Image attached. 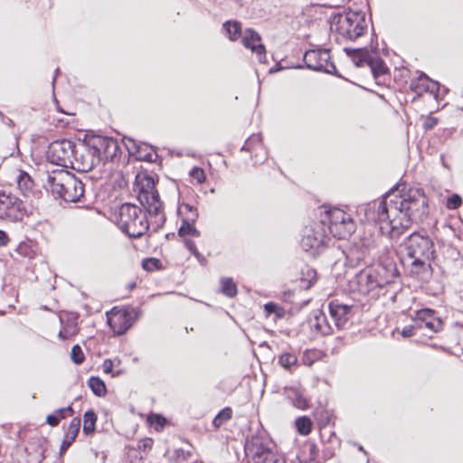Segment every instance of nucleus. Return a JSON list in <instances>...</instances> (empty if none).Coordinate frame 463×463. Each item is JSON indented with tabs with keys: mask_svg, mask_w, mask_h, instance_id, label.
<instances>
[{
	"mask_svg": "<svg viewBox=\"0 0 463 463\" xmlns=\"http://www.w3.org/2000/svg\"><path fill=\"white\" fill-rule=\"evenodd\" d=\"M318 220L326 228L329 236L344 240L355 231V223L351 215L339 208H319Z\"/></svg>",
	"mask_w": 463,
	"mask_h": 463,
	"instance_id": "0eeeda50",
	"label": "nucleus"
},
{
	"mask_svg": "<svg viewBox=\"0 0 463 463\" xmlns=\"http://www.w3.org/2000/svg\"><path fill=\"white\" fill-rule=\"evenodd\" d=\"M397 192L398 189L388 192L382 201L364 207L366 220L378 222L382 233L391 239L399 238L427 208L426 199L420 190L410 189L409 194L403 195Z\"/></svg>",
	"mask_w": 463,
	"mask_h": 463,
	"instance_id": "f257e3e1",
	"label": "nucleus"
},
{
	"mask_svg": "<svg viewBox=\"0 0 463 463\" xmlns=\"http://www.w3.org/2000/svg\"><path fill=\"white\" fill-rule=\"evenodd\" d=\"M195 222H187L183 220V223L178 230V234L180 237L185 238V236L190 235L193 237H199L201 235L200 232L194 227Z\"/></svg>",
	"mask_w": 463,
	"mask_h": 463,
	"instance_id": "f704fd0d",
	"label": "nucleus"
},
{
	"mask_svg": "<svg viewBox=\"0 0 463 463\" xmlns=\"http://www.w3.org/2000/svg\"><path fill=\"white\" fill-rule=\"evenodd\" d=\"M139 316V309L131 306H125L118 309V335L126 333L138 319Z\"/></svg>",
	"mask_w": 463,
	"mask_h": 463,
	"instance_id": "aec40b11",
	"label": "nucleus"
},
{
	"mask_svg": "<svg viewBox=\"0 0 463 463\" xmlns=\"http://www.w3.org/2000/svg\"><path fill=\"white\" fill-rule=\"evenodd\" d=\"M420 329L415 323V326H407L402 331V335L403 337H410L415 335V330Z\"/></svg>",
	"mask_w": 463,
	"mask_h": 463,
	"instance_id": "5fc2aeb1",
	"label": "nucleus"
},
{
	"mask_svg": "<svg viewBox=\"0 0 463 463\" xmlns=\"http://www.w3.org/2000/svg\"><path fill=\"white\" fill-rule=\"evenodd\" d=\"M74 143L67 140H56L52 142L46 153L49 162L52 164L69 167L73 158Z\"/></svg>",
	"mask_w": 463,
	"mask_h": 463,
	"instance_id": "f8f14e48",
	"label": "nucleus"
},
{
	"mask_svg": "<svg viewBox=\"0 0 463 463\" xmlns=\"http://www.w3.org/2000/svg\"><path fill=\"white\" fill-rule=\"evenodd\" d=\"M329 314L335 326L341 329L345 327L352 316L353 306L341 303L335 299L329 303Z\"/></svg>",
	"mask_w": 463,
	"mask_h": 463,
	"instance_id": "f3484780",
	"label": "nucleus"
},
{
	"mask_svg": "<svg viewBox=\"0 0 463 463\" xmlns=\"http://www.w3.org/2000/svg\"><path fill=\"white\" fill-rule=\"evenodd\" d=\"M285 394L287 399L291 402V404L300 410H305L307 408V401L305 398L303 392L296 387H288L285 388Z\"/></svg>",
	"mask_w": 463,
	"mask_h": 463,
	"instance_id": "a878e982",
	"label": "nucleus"
},
{
	"mask_svg": "<svg viewBox=\"0 0 463 463\" xmlns=\"http://www.w3.org/2000/svg\"><path fill=\"white\" fill-rule=\"evenodd\" d=\"M17 251L22 255L30 257L28 246L26 244H20L17 248Z\"/></svg>",
	"mask_w": 463,
	"mask_h": 463,
	"instance_id": "680f3d73",
	"label": "nucleus"
},
{
	"mask_svg": "<svg viewBox=\"0 0 463 463\" xmlns=\"http://www.w3.org/2000/svg\"><path fill=\"white\" fill-rule=\"evenodd\" d=\"M46 422L54 427L60 423V418L56 414H50L46 418Z\"/></svg>",
	"mask_w": 463,
	"mask_h": 463,
	"instance_id": "13d9d810",
	"label": "nucleus"
},
{
	"mask_svg": "<svg viewBox=\"0 0 463 463\" xmlns=\"http://www.w3.org/2000/svg\"><path fill=\"white\" fill-rule=\"evenodd\" d=\"M96 421V413L92 410L86 411L83 416V432L85 434L92 433L95 430Z\"/></svg>",
	"mask_w": 463,
	"mask_h": 463,
	"instance_id": "473e14b6",
	"label": "nucleus"
},
{
	"mask_svg": "<svg viewBox=\"0 0 463 463\" xmlns=\"http://www.w3.org/2000/svg\"><path fill=\"white\" fill-rule=\"evenodd\" d=\"M23 216L22 201L11 193L0 190V219L16 222Z\"/></svg>",
	"mask_w": 463,
	"mask_h": 463,
	"instance_id": "4468645a",
	"label": "nucleus"
},
{
	"mask_svg": "<svg viewBox=\"0 0 463 463\" xmlns=\"http://www.w3.org/2000/svg\"><path fill=\"white\" fill-rule=\"evenodd\" d=\"M80 419H78V418L72 419V420L71 421V423L66 430L64 439L61 445V449H60L61 455L64 454L66 452V450L71 447L72 442L75 440V439L79 433V430H80Z\"/></svg>",
	"mask_w": 463,
	"mask_h": 463,
	"instance_id": "393cba45",
	"label": "nucleus"
},
{
	"mask_svg": "<svg viewBox=\"0 0 463 463\" xmlns=\"http://www.w3.org/2000/svg\"><path fill=\"white\" fill-rule=\"evenodd\" d=\"M148 422L156 431H160L165 427L166 420L160 414H151L148 417Z\"/></svg>",
	"mask_w": 463,
	"mask_h": 463,
	"instance_id": "79ce46f5",
	"label": "nucleus"
},
{
	"mask_svg": "<svg viewBox=\"0 0 463 463\" xmlns=\"http://www.w3.org/2000/svg\"><path fill=\"white\" fill-rule=\"evenodd\" d=\"M102 370L106 373H109L113 370V362L109 359L105 360L102 364Z\"/></svg>",
	"mask_w": 463,
	"mask_h": 463,
	"instance_id": "052dcab7",
	"label": "nucleus"
},
{
	"mask_svg": "<svg viewBox=\"0 0 463 463\" xmlns=\"http://www.w3.org/2000/svg\"><path fill=\"white\" fill-rule=\"evenodd\" d=\"M221 291L223 295L229 298H233L237 295V286L231 278L221 279Z\"/></svg>",
	"mask_w": 463,
	"mask_h": 463,
	"instance_id": "72a5a7b5",
	"label": "nucleus"
},
{
	"mask_svg": "<svg viewBox=\"0 0 463 463\" xmlns=\"http://www.w3.org/2000/svg\"><path fill=\"white\" fill-rule=\"evenodd\" d=\"M330 31L335 32L345 39L354 42L367 33L366 13L351 6L344 8L343 12L333 13L327 19Z\"/></svg>",
	"mask_w": 463,
	"mask_h": 463,
	"instance_id": "20e7f679",
	"label": "nucleus"
},
{
	"mask_svg": "<svg viewBox=\"0 0 463 463\" xmlns=\"http://www.w3.org/2000/svg\"><path fill=\"white\" fill-rule=\"evenodd\" d=\"M241 38V42L243 47L245 49L250 50L251 52L253 50H257L260 44H263L260 33L251 27L245 28L244 33Z\"/></svg>",
	"mask_w": 463,
	"mask_h": 463,
	"instance_id": "b1692460",
	"label": "nucleus"
},
{
	"mask_svg": "<svg viewBox=\"0 0 463 463\" xmlns=\"http://www.w3.org/2000/svg\"><path fill=\"white\" fill-rule=\"evenodd\" d=\"M462 203L461 197L458 194H453L447 200V207L450 210L458 209Z\"/></svg>",
	"mask_w": 463,
	"mask_h": 463,
	"instance_id": "3c124183",
	"label": "nucleus"
},
{
	"mask_svg": "<svg viewBox=\"0 0 463 463\" xmlns=\"http://www.w3.org/2000/svg\"><path fill=\"white\" fill-rule=\"evenodd\" d=\"M295 424L297 430L300 435L307 436L312 430V420L307 416L298 418L295 421Z\"/></svg>",
	"mask_w": 463,
	"mask_h": 463,
	"instance_id": "2f4dec72",
	"label": "nucleus"
},
{
	"mask_svg": "<svg viewBox=\"0 0 463 463\" xmlns=\"http://www.w3.org/2000/svg\"><path fill=\"white\" fill-rule=\"evenodd\" d=\"M241 151H248L250 153L251 157L254 159V164H261L267 158V151L264 147L261 137L260 134L251 135L244 143L241 149Z\"/></svg>",
	"mask_w": 463,
	"mask_h": 463,
	"instance_id": "6ab92c4d",
	"label": "nucleus"
},
{
	"mask_svg": "<svg viewBox=\"0 0 463 463\" xmlns=\"http://www.w3.org/2000/svg\"><path fill=\"white\" fill-rule=\"evenodd\" d=\"M383 47L380 50V54L382 53L383 56L388 57L390 55L391 50L388 48L387 43L384 40H382Z\"/></svg>",
	"mask_w": 463,
	"mask_h": 463,
	"instance_id": "0e129e2a",
	"label": "nucleus"
},
{
	"mask_svg": "<svg viewBox=\"0 0 463 463\" xmlns=\"http://www.w3.org/2000/svg\"><path fill=\"white\" fill-rule=\"evenodd\" d=\"M77 333L78 329L76 322L70 321L60 330L58 336L62 340H66L73 337Z\"/></svg>",
	"mask_w": 463,
	"mask_h": 463,
	"instance_id": "4c0bfd02",
	"label": "nucleus"
},
{
	"mask_svg": "<svg viewBox=\"0 0 463 463\" xmlns=\"http://www.w3.org/2000/svg\"><path fill=\"white\" fill-rule=\"evenodd\" d=\"M114 316H116V307H112L110 311L107 312L108 323L111 328H113L112 320Z\"/></svg>",
	"mask_w": 463,
	"mask_h": 463,
	"instance_id": "e2e57ef3",
	"label": "nucleus"
},
{
	"mask_svg": "<svg viewBox=\"0 0 463 463\" xmlns=\"http://www.w3.org/2000/svg\"><path fill=\"white\" fill-rule=\"evenodd\" d=\"M317 359V350H306L302 356V363L306 365H312Z\"/></svg>",
	"mask_w": 463,
	"mask_h": 463,
	"instance_id": "de8ad7c7",
	"label": "nucleus"
},
{
	"mask_svg": "<svg viewBox=\"0 0 463 463\" xmlns=\"http://www.w3.org/2000/svg\"><path fill=\"white\" fill-rule=\"evenodd\" d=\"M279 364L288 371L298 365V356L293 353H283L279 356Z\"/></svg>",
	"mask_w": 463,
	"mask_h": 463,
	"instance_id": "c85d7f7f",
	"label": "nucleus"
},
{
	"mask_svg": "<svg viewBox=\"0 0 463 463\" xmlns=\"http://www.w3.org/2000/svg\"><path fill=\"white\" fill-rule=\"evenodd\" d=\"M408 258L433 260L436 250L432 239L426 233L413 232L405 241Z\"/></svg>",
	"mask_w": 463,
	"mask_h": 463,
	"instance_id": "9b49d317",
	"label": "nucleus"
},
{
	"mask_svg": "<svg viewBox=\"0 0 463 463\" xmlns=\"http://www.w3.org/2000/svg\"><path fill=\"white\" fill-rule=\"evenodd\" d=\"M411 260L410 263V272L415 276H423L424 274H428L431 269L430 260H424L420 258H409Z\"/></svg>",
	"mask_w": 463,
	"mask_h": 463,
	"instance_id": "bb28decb",
	"label": "nucleus"
},
{
	"mask_svg": "<svg viewBox=\"0 0 463 463\" xmlns=\"http://www.w3.org/2000/svg\"><path fill=\"white\" fill-rule=\"evenodd\" d=\"M17 185L21 192L27 195L33 188V181L26 172L20 171L17 176Z\"/></svg>",
	"mask_w": 463,
	"mask_h": 463,
	"instance_id": "cd10ccee",
	"label": "nucleus"
},
{
	"mask_svg": "<svg viewBox=\"0 0 463 463\" xmlns=\"http://www.w3.org/2000/svg\"><path fill=\"white\" fill-rule=\"evenodd\" d=\"M232 416V411L231 408L226 407L222 409L213 419V424L214 427L219 428L222 426L224 422L229 420Z\"/></svg>",
	"mask_w": 463,
	"mask_h": 463,
	"instance_id": "ea45409f",
	"label": "nucleus"
},
{
	"mask_svg": "<svg viewBox=\"0 0 463 463\" xmlns=\"http://www.w3.org/2000/svg\"><path fill=\"white\" fill-rule=\"evenodd\" d=\"M71 355V360L76 364H82L85 359L82 349L79 345H75L72 346Z\"/></svg>",
	"mask_w": 463,
	"mask_h": 463,
	"instance_id": "c03bdc74",
	"label": "nucleus"
},
{
	"mask_svg": "<svg viewBox=\"0 0 463 463\" xmlns=\"http://www.w3.org/2000/svg\"><path fill=\"white\" fill-rule=\"evenodd\" d=\"M449 92V89L445 86V85H442L440 86L439 88V102L443 99V97L445 95H447L448 93Z\"/></svg>",
	"mask_w": 463,
	"mask_h": 463,
	"instance_id": "69168bd1",
	"label": "nucleus"
},
{
	"mask_svg": "<svg viewBox=\"0 0 463 463\" xmlns=\"http://www.w3.org/2000/svg\"><path fill=\"white\" fill-rule=\"evenodd\" d=\"M116 156V140L96 134H86L82 143L73 146L71 167L87 173L101 161L112 162Z\"/></svg>",
	"mask_w": 463,
	"mask_h": 463,
	"instance_id": "f03ea898",
	"label": "nucleus"
},
{
	"mask_svg": "<svg viewBox=\"0 0 463 463\" xmlns=\"http://www.w3.org/2000/svg\"><path fill=\"white\" fill-rule=\"evenodd\" d=\"M68 125V122H65L62 118H59L56 120L55 127L57 128H64Z\"/></svg>",
	"mask_w": 463,
	"mask_h": 463,
	"instance_id": "774afa93",
	"label": "nucleus"
},
{
	"mask_svg": "<svg viewBox=\"0 0 463 463\" xmlns=\"http://www.w3.org/2000/svg\"><path fill=\"white\" fill-rule=\"evenodd\" d=\"M397 276L398 271L394 263H379L361 270L355 276L354 283L359 293L377 298L381 289L392 283Z\"/></svg>",
	"mask_w": 463,
	"mask_h": 463,
	"instance_id": "7ed1b4c3",
	"label": "nucleus"
},
{
	"mask_svg": "<svg viewBox=\"0 0 463 463\" xmlns=\"http://www.w3.org/2000/svg\"><path fill=\"white\" fill-rule=\"evenodd\" d=\"M189 175L199 184H203L206 178L203 169L198 166L193 167L189 172Z\"/></svg>",
	"mask_w": 463,
	"mask_h": 463,
	"instance_id": "a18cd8bd",
	"label": "nucleus"
},
{
	"mask_svg": "<svg viewBox=\"0 0 463 463\" xmlns=\"http://www.w3.org/2000/svg\"><path fill=\"white\" fill-rule=\"evenodd\" d=\"M330 240L326 228L317 219L303 229L300 245L305 251L316 255L327 246Z\"/></svg>",
	"mask_w": 463,
	"mask_h": 463,
	"instance_id": "9d476101",
	"label": "nucleus"
},
{
	"mask_svg": "<svg viewBox=\"0 0 463 463\" xmlns=\"http://www.w3.org/2000/svg\"><path fill=\"white\" fill-rule=\"evenodd\" d=\"M125 449L126 456L131 463H139L142 460L143 455L134 444L128 445Z\"/></svg>",
	"mask_w": 463,
	"mask_h": 463,
	"instance_id": "a19ab883",
	"label": "nucleus"
},
{
	"mask_svg": "<svg viewBox=\"0 0 463 463\" xmlns=\"http://www.w3.org/2000/svg\"><path fill=\"white\" fill-rule=\"evenodd\" d=\"M414 321L420 329L427 328L432 333H438L443 328L442 320L438 317L436 312L430 308L418 310Z\"/></svg>",
	"mask_w": 463,
	"mask_h": 463,
	"instance_id": "dca6fc26",
	"label": "nucleus"
},
{
	"mask_svg": "<svg viewBox=\"0 0 463 463\" xmlns=\"http://www.w3.org/2000/svg\"><path fill=\"white\" fill-rule=\"evenodd\" d=\"M137 449L140 451V453H146V451L150 450L153 446V439L149 438H146L143 439H140L137 442L133 443Z\"/></svg>",
	"mask_w": 463,
	"mask_h": 463,
	"instance_id": "49530a36",
	"label": "nucleus"
},
{
	"mask_svg": "<svg viewBox=\"0 0 463 463\" xmlns=\"http://www.w3.org/2000/svg\"><path fill=\"white\" fill-rule=\"evenodd\" d=\"M251 447L255 463H286L284 459L265 446L258 438L252 439Z\"/></svg>",
	"mask_w": 463,
	"mask_h": 463,
	"instance_id": "a211bd4d",
	"label": "nucleus"
},
{
	"mask_svg": "<svg viewBox=\"0 0 463 463\" xmlns=\"http://www.w3.org/2000/svg\"><path fill=\"white\" fill-rule=\"evenodd\" d=\"M193 255L197 259V260L201 264H204L205 263V261H206L205 258L198 250L195 251Z\"/></svg>",
	"mask_w": 463,
	"mask_h": 463,
	"instance_id": "338daca9",
	"label": "nucleus"
},
{
	"mask_svg": "<svg viewBox=\"0 0 463 463\" xmlns=\"http://www.w3.org/2000/svg\"><path fill=\"white\" fill-rule=\"evenodd\" d=\"M142 268L146 271H154L161 268V261L156 258H146L142 260Z\"/></svg>",
	"mask_w": 463,
	"mask_h": 463,
	"instance_id": "37998d69",
	"label": "nucleus"
},
{
	"mask_svg": "<svg viewBox=\"0 0 463 463\" xmlns=\"http://www.w3.org/2000/svg\"><path fill=\"white\" fill-rule=\"evenodd\" d=\"M367 5V7H368V12H369V20L372 24V28H371V40H370V43L368 45H365L364 47H367L368 49H370V51L373 52V53H375V52H380V49H379V43H378V35L375 32V29L373 25V18H372V13H371V7H370V5H369V2L367 1L366 3Z\"/></svg>",
	"mask_w": 463,
	"mask_h": 463,
	"instance_id": "e433bc0d",
	"label": "nucleus"
},
{
	"mask_svg": "<svg viewBox=\"0 0 463 463\" xmlns=\"http://www.w3.org/2000/svg\"><path fill=\"white\" fill-rule=\"evenodd\" d=\"M179 213L183 216V220L187 222H196L199 214L196 208H194L188 203H182L178 210Z\"/></svg>",
	"mask_w": 463,
	"mask_h": 463,
	"instance_id": "7c9ffc66",
	"label": "nucleus"
},
{
	"mask_svg": "<svg viewBox=\"0 0 463 463\" xmlns=\"http://www.w3.org/2000/svg\"><path fill=\"white\" fill-rule=\"evenodd\" d=\"M221 31L230 42H236L242 35V23L238 19L226 20L222 24Z\"/></svg>",
	"mask_w": 463,
	"mask_h": 463,
	"instance_id": "5701e85b",
	"label": "nucleus"
},
{
	"mask_svg": "<svg viewBox=\"0 0 463 463\" xmlns=\"http://www.w3.org/2000/svg\"><path fill=\"white\" fill-rule=\"evenodd\" d=\"M134 185L135 191L138 192L139 202L150 215L154 232L158 231L163 227L165 216L163 212V203L160 201L153 177L145 174H137L135 176Z\"/></svg>",
	"mask_w": 463,
	"mask_h": 463,
	"instance_id": "39448f33",
	"label": "nucleus"
},
{
	"mask_svg": "<svg viewBox=\"0 0 463 463\" xmlns=\"http://www.w3.org/2000/svg\"><path fill=\"white\" fill-rule=\"evenodd\" d=\"M370 68L373 78L376 84H381V79L391 78V70L385 61L381 57L380 52H375L372 56L367 65Z\"/></svg>",
	"mask_w": 463,
	"mask_h": 463,
	"instance_id": "4be33fe9",
	"label": "nucleus"
},
{
	"mask_svg": "<svg viewBox=\"0 0 463 463\" xmlns=\"http://www.w3.org/2000/svg\"><path fill=\"white\" fill-rule=\"evenodd\" d=\"M88 386L90 388L92 392L99 397L104 396L107 392L104 382L99 377H90L88 381Z\"/></svg>",
	"mask_w": 463,
	"mask_h": 463,
	"instance_id": "c756f323",
	"label": "nucleus"
},
{
	"mask_svg": "<svg viewBox=\"0 0 463 463\" xmlns=\"http://www.w3.org/2000/svg\"><path fill=\"white\" fill-rule=\"evenodd\" d=\"M295 69H307L313 71L323 72L353 83L339 72L326 49L322 51L316 49L307 50L303 54L302 63H297Z\"/></svg>",
	"mask_w": 463,
	"mask_h": 463,
	"instance_id": "1a4fd4ad",
	"label": "nucleus"
},
{
	"mask_svg": "<svg viewBox=\"0 0 463 463\" xmlns=\"http://www.w3.org/2000/svg\"><path fill=\"white\" fill-rule=\"evenodd\" d=\"M343 52L346 57L353 62L355 68H362L368 65L370 59L373 55V52L367 47H344Z\"/></svg>",
	"mask_w": 463,
	"mask_h": 463,
	"instance_id": "412c9836",
	"label": "nucleus"
},
{
	"mask_svg": "<svg viewBox=\"0 0 463 463\" xmlns=\"http://www.w3.org/2000/svg\"><path fill=\"white\" fill-rule=\"evenodd\" d=\"M438 123L437 118H426L423 127L426 130L431 129Z\"/></svg>",
	"mask_w": 463,
	"mask_h": 463,
	"instance_id": "4d7b16f0",
	"label": "nucleus"
},
{
	"mask_svg": "<svg viewBox=\"0 0 463 463\" xmlns=\"http://www.w3.org/2000/svg\"><path fill=\"white\" fill-rule=\"evenodd\" d=\"M184 244L185 246V248L192 253L194 254L195 251H197V248H196V245L194 243V241L190 240V239H187V238H184Z\"/></svg>",
	"mask_w": 463,
	"mask_h": 463,
	"instance_id": "6e6d98bb",
	"label": "nucleus"
},
{
	"mask_svg": "<svg viewBox=\"0 0 463 463\" xmlns=\"http://www.w3.org/2000/svg\"><path fill=\"white\" fill-rule=\"evenodd\" d=\"M252 53L256 54V56L258 58V61L260 63H261V64H267L268 63L267 50H266L265 44H260L258 46L257 50H253Z\"/></svg>",
	"mask_w": 463,
	"mask_h": 463,
	"instance_id": "09e8293b",
	"label": "nucleus"
},
{
	"mask_svg": "<svg viewBox=\"0 0 463 463\" xmlns=\"http://www.w3.org/2000/svg\"><path fill=\"white\" fill-rule=\"evenodd\" d=\"M417 73L418 77L411 79L410 83V90L415 93L411 101L413 102L416 98L420 97L423 93H430L436 102H439L441 83L431 79L422 71H417Z\"/></svg>",
	"mask_w": 463,
	"mask_h": 463,
	"instance_id": "ddd939ff",
	"label": "nucleus"
},
{
	"mask_svg": "<svg viewBox=\"0 0 463 463\" xmlns=\"http://www.w3.org/2000/svg\"><path fill=\"white\" fill-rule=\"evenodd\" d=\"M296 64L283 65L282 61H276V63L269 69V74H275L287 69H295Z\"/></svg>",
	"mask_w": 463,
	"mask_h": 463,
	"instance_id": "8fccbe9b",
	"label": "nucleus"
},
{
	"mask_svg": "<svg viewBox=\"0 0 463 463\" xmlns=\"http://www.w3.org/2000/svg\"><path fill=\"white\" fill-rule=\"evenodd\" d=\"M67 411H70L71 413H73V410L71 408V406H68V407H65V408H61L59 410H57L55 411V414L60 418V419H63L65 418V413Z\"/></svg>",
	"mask_w": 463,
	"mask_h": 463,
	"instance_id": "bf43d9fd",
	"label": "nucleus"
},
{
	"mask_svg": "<svg viewBox=\"0 0 463 463\" xmlns=\"http://www.w3.org/2000/svg\"><path fill=\"white\" fill-rule=\"evenodd\" d=\"M315 327L318 332L325 335H330L334 331L324 314H320L316 317Z\"/></svg>",
	"mask_w": 463,
	"mask_h": 463,
	"instance_id": "c9c22d12",
	"label": "nucleus"
},
{
	"mask_svg": "<svg viewBox=\"0 0 463 463\" xmlns=\"http://www.w3.org/2000/svg\"><path fill=\"white\" fill-rule=\"evenodd\" d=\"M318 447L315 443H309L308 445V462L316 463L318 456Z\"/></svg>",
	"mask_w": 463,
	"mask_h": 463,
	"instance_id": "603ef678",
	"label": "nucleus"
},
{
	"mask_svg": "<svg viewBox=\"0 0 463 463\" xmlns=\"http://www.w3.org/2000/svg\"><path fill=\"white\" fill-rule=\"evenodd\" d=\"M122 145L128 151V156L137 161L153 163L158 157L156 150L147 143L137 142L132 138L124 137Z\"/></svg>",
	"mask_w": 463,
	"mask_h": 463,
	"instance_id": "2eb2a0df",
	"label": "nucleus"
},
{
	"mask_svg": "<svg viewBox=\"0 0 463 463\" xmlns=\"http://www.w3.org/2000/svg\"><path fill=\"white\" fill-rule=\"evenodd\" d=\"M114 201L109 200V202L104 205V211L108 213V218L114 222V217L116 216V211L113 205Z\"/></svg>",
	"mask_w": 463,
	"mask_h": 463,
	"instance_id": "864d4df0",
	"label": "nucleus"
},
{
	"mask_svg": "<svg viewBox=\"0 0 463 463\" xmlns=\"http://www.w3.org/2000/svg\"><path fill=\"white\" fill-rule=\"evenodd\" d=\"M264 312L266 316L275 315L277 319L282 318L285 316V309L274 302H268L264 305Z\"/></svg>",
	"mask_w": 463,
	"mask_h": 463,
	"instance_id": "58836bf2",
	"label": "nucleus"
},
{
	"mask_svg": "<svg viewBox=\"0 0 463 463\" xmlns=\"http://www.w3.org/2000/svg\"><path fill=\"white\" fill-rule=\"evenodd\" d=\"M46 182L47 189L66 202H80L84 195L83 183L69 171H53Z\"/></svg>",
	"mask_w": 463,
	"mask_h": 463,
	"instance_id": "423d86ee",
	"label": "nucleus"
},
{
	"mask_svg": "<svg viewBox=\"0 0 463 463\" xmlns=\"http://www.w3.org/2000/svg\"><path fill=\"white\" fill-rule=\"evenodd\" d=\"M152 226V224L150 223ZM118 226L129 238L141 237L149 228L146 213L137 205L123 203L118 210Z\"/></svg>",
	"mask_w": 463,
	"mask_h": 463,
	"instance_id": "6e6552de",
	"label": "nucleus"
}]
</instances>
